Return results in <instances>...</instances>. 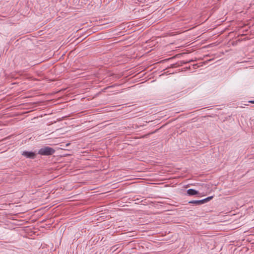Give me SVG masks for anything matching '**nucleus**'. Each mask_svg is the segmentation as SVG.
<instances>
[{"label": "nucleus", "instance_id": "f257e3e1", "mask_svg": "<svg viewBox=\"0 0 254 254\" xmlns=\"http://www.w3.org/2000/svg\"><path fill=\"white\" fill-rule=\"evenodd\" d=\"M55 152V150L53 148L49 146H44L38 150V154L43 156H49L53 154Z\"/></svg>", "mask_w": 254, "mask_h": 254}, {"label": "nucleus", "instance_id": "423d86ee", "mask_svg": "<svg viewBox=\"0 0 254 254\" xmlns=\"http://www.w3.org/2000/svg\"><path fill=\"white\" fill-rule=\"evenodd\" d=\"M250 103H254V100L249 101Z\"/></svg>", "mask_w": 254, "mask_h": 254}, {"label": "nucleus", "instance_id": "f03ea898", "mask_svg": "<svg viewBox=\"0 0 254 254\" xmlns=\"http://www.w3.org/2000/svg\"><path fill=\"white\" fill-rule=\"evenodd\" d=\"M21 154L25 158L29 159H34L36 156V153L33 151H23Z\"/></svg>", "mask_w": 254, "mask_h": 254}, {"label": "nucleus", "instance_id": "39448f33", "mask_svg": "<svg viewBox=\"0 0 254 254\" xmlns=\"http://www.w3.org/2000/svg\"><path fill=\"white\" fill-rule=\"evenodd\" d=\"M189 203H190V204H194L195 205H201L200 200H191V201L189 202Z\"/></svg>", "mask_w": 254, "mask_h": 254}, {"label": "nucleus", "instance_id": "20e7f679", "mask_svg": "<svg viewBox=\"0 0 254 254\" xmlns=\"http://www.w3.org/2000/svg\"><path fill=\"white\" fill-rule=\"evenodd\" d=\"M212 198H213V196H211L207 197L204 199L200 200L201 205L207 202L208 201L210 200Z\"/></svg>", "mask_w": 254, "mask_h": 254}, {"label": "nucleus", "instance_id": "7ed1b4c3", "mask_svg": "<svg viewBox=\"0 0 254 254\" xmlns=\"http://www.w3.org/2000/svg\"><path fill=\"white\" fill-rule=\"evenodd\" d=\"M199 194V192L192 189H190L187 190V194L189 196H192Z\"/></svg>", "mask_w": 254, "mask_h": 254}]
</instances>
